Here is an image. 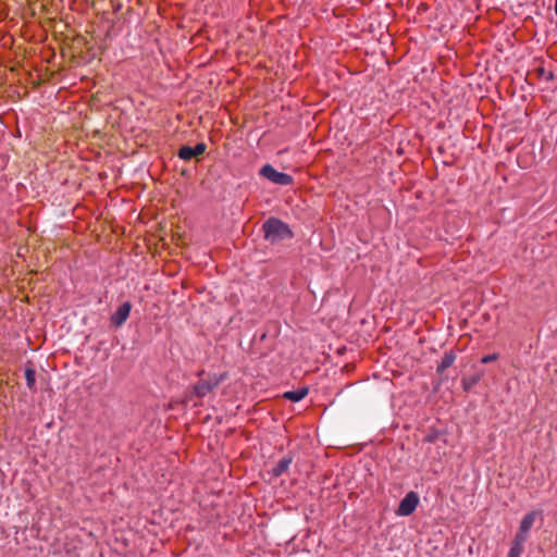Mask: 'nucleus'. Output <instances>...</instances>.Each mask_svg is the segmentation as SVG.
Segmentation results:
<instances>
[{
	"mask_svg": "<svg viewBox=\"0 0 557 557\" xmlns=\"http://www.w3.org/2000/svg\"><path fill=\"white\" fill-rule=\"evenodd\" d=\"M528 536H529V533L519 529L515 535L513 542L524 545V543L528 540Z\"/></svg>",
	"mask_w": 557,
	"mask_h": 557,
	"instance_id": "nucleus-15",
	"label": "nucleus"
},
{
	"mask_svg": "<svg viewBox=\"0 0 557 557\" xmlns=\"http://www.w3.org/2000/svg\"><path fill=\"white\" fill-rule=\"evenodd\" d=\"M535 519H536V512L535 511L528 512L522 518V520L520 522V525H519V529H521L522 531H525L527 533H529V531L531 530V528L534 524Z\"/></svg>",
	"mask_w": 557,
	"mask_h": 557,
	"instance_id": "nucleus-9",
	"label": "nucleus"
},
{
	"mask_svg": "<svg viewBox=\"0 0 557 557\" xmlns=\"http://www.w3.org/2000/svg\"><path fill=\"white\" fill-rule=\"evenodd\" d=\"M456 354L453 350H448L444 354L442 360L437 364L436 372L442 375L456 360Z\"/></svg>",
	"mask_w": 557,
	"mask_h": 557,
	"instance_id": "nucleus-7",
	"label": "nucleus"
},
{
	"mask_svg": "<svg viewBox=\"0 0 557 557\" xmlns=\"http://www.w3.org/2000/svg\"><path fill=\"white\" fill-rule=\"evenodd\" d=\"M131 310H132L131 301L123 302L116 309V311L111 315V318H110L111 324L114 325L115 327L122 326L128 319Z\"/></svg>",
	"mask_w": 557,
	"mask_h": 557,
	"instance_id": "nucleus-5",
	"label": "nucleus"
},
{
	"mask_svg": "<svg viewBox=\"0 0 557 557\" xmlns=\"http://www.w3.org/2000/svg\"><path fill=\"white\" fill-rule=\"evenodd\" d=\"M294 458L290 454L284 456L271 470H270V474L273 476V478H280L282 474H284L290 463L293 462Z\"/></svg>",
	"mask_w": 557,
	"mask_h": 557,
	"instance_id": "nucleus-6",
	"label": "nucleus"
},
{
	"mask_svg": "<svg viewBox=\"0 0 557 557\" xmlns=\"http://www.w3.org/2000/svg\"><path fill=\"white\" fill-rule=\"evenodd\" d=\"M539 77L544 78L545 81H552L554 78V74L552 71H546L544 67L540 66L535 70Z\"/></svg>",
	"mask_w": 557,
	"mask_h": 557,
	"instance_id": "nucleus-14",
	"label": "nucleus"
},
{
	"mask_svg": "<svg viewBox=\"0 0 557 557\" xmlns=\"http://www.w3.org/2000/svg\"><path fill=\"white\" fill-rule=\"evenodd\" d=\"M555 13L557 15V0L555 1Z\"/></svg>",
	"mask_w": 557,
	"mask_h": 557,
	"instance_id": "nucleus-19",
	"label": "nucleus"
},
{
	"mask_svg": "<svg viewBox=\"0 0 557 557\" xmlns=\"http://www.w3.org/2000/svg\"><path fill=\"white\" fill-rule=\"evenodd\" d=\"M419 505V495L416 492H409L400 500L396 515L400 517L410 516Z\"/></svg>",
	"mask_w": 557,
	"mask_h": 557,
	"instance_id": "nucleus-3",
	"label": "nucleus"
},
{
	"mask_svg": "<svg viewBox=\"0 0 557 557\" xmlns=\"http://www.w3.org/2000/svg\"><path fill=\"white\" fill-rule=\"evenodd\" d=\"M309 393V387L304 386L296 391H288L283 394V397L287 400L297 403L304 399Z\"/></svg>",
	"mask_w": 557,
	"mask_h": 557,
	"instance_id": "nucleus-8",
	"label": "nucleus"
},
{
	"mask_svg": "<svg viewBox=\"0 0 557 557\" xmlns=\"http://www.w3.org/2000/svg\"><path fill=\"white\" fill-rule=\"evenodd\" d=\"M481 376L472 375L470 377L462 379V387L466 392L470 391L475 384L479 383Z\"/></svg>",
	"mask_w": 557,
	"mask_h": 557,
	"instance_id": "nucleus-12",
	"label": "nucleus"
},
{
	"mask_svg": "<svg viewBox=\"0 0 557 557\" xmlns=\"http://www.w3.org/2000/svg\"><path fill=\"white\" fill-rule=\"evenodd\" d=\"M259 174L271 183L281 186H288L294 182L289 174L276 171L271 164H264L260 169Z\"/></svg>",
	"mask_w": 557,
	"mask_h": 557,
	"instance_id": "nucleus-2",
	"label": "nucleus"
},
{
	"mask_svg": "<svg viewBox=\"0 0 557 557\" xmlns=\"http://www.w3.org/2000/svg\"><path fill=\"white\" fill-rule=\"evenodd\" d=\"M262 231L264 239L272 244L294 237V233L288 224L277 218H269L263 223Z\"/></svg>",
	"mask_w": 557,
	"mask_h": 557,
	"instance_id": "nucleus-1",
	"label": "nucleus"
},
{
	"mask_svg": "<svg viewBox=\"0 0 557 557\" xmlns=\"http://www.w3.org/2000/svg\"><path fill=\"white\" fill-rule=\"evenodd\" d=\"M223 376L212 375L206 380H200L194 385V393L197 397H205L216 388L222 382Z\"/></svg>",
	"mask_w": 557,
	"mask_h": 557,
	"instance_id": "nucleus-4",
	"label": "nucleus"
},
{
	"mask_svg": "<svg viewBox=\"0 0 557 557\" xmlns=\"http://www.w3.org/2000/svg\"><path fill=\"white\" fill-rule=\"evenodd\" d=\"M523 552V545L512 541L508 557H520Z\"/></svg>",
	"mask_w": 557,
	"mask_h": 557,
	"instance_id": "nucleus-13",
	"label": "nucleus"
},
{
	"mask_svg": "<svg viewBox=\"0 0 557 557\" xmlns=\"http://www.w3.org/2000/svg\"><path fill=\"white\" fill-rule=\"evenodd\" d=\"M177 156L180 159L185 161L191 160L193 158H197L194 148L190 146H182L177 151Z\"/></svg>",
	"mask_w": 557,
	"mask_h": 557,
	"instance_id": "nucleus-11",
	"label": "nucleus"
},
{
	"mask_svg": "<svg viewBox=\"0 0 557 557\" xmlns=\"http://www.w3.org/2000/svg\"><path fill=\"white\" fill-rule=\"evenodd\" d=\"M497 359H498V354H491V355L484 356L481 359V362L482 363H490V362L496 361Z\"/></svg>",
	"mask_w": 557,
	"mask_h": 557,
	"instance_id": "nucleus-18",
	"label": "nucleus"
},
{
	"mask_svg": "<svg viewBox=\"0 0 557 557\" xmlns=\"http://www.w3.org/2000/svg\"><path fill=\"white\" fill-rule=\"evenodd\" d=\"M194 148L196 157H199L200 154L205 153L207 149V145L205 143H198Z\"/></svg>",
	"mask_w": 557,
	"mask_h": 557,
	"instance_id": "nucleus-17",
	"label": "nucleus"
},
{
	"mask_svg": "<svg viewBox=\"0 0 557 557\" xmlns=\"http://www.w3.org/2000/svg\"><path fill=\"white\" fill-rule=\"evenodd\" d=\"M440 437V432L438 431H431L430 433H428L423 440L424 443H434L436 442V440Z\"/></svg>",
	"mask_w": 557,
	"mask_h": 557,
	"instance_id": "nucleus-16",
	"label": "nucleus"
},
{
	"mask_svg": "<svg viewBox=\"0 0 557 557\" xmlns=\"http://www.w3.org/2000/svg\"><path fill=\"white\" fill-rule=\"evenodd\" d=\"M25 380L27 387L32 391H36V371L32 367L25 368Z\"/></svg>",
	"mask_w": 557,
	"mask_h": 557,
	"instance_id": "nucleus-10",
	"label": "nucleus"
}]
</instances>
